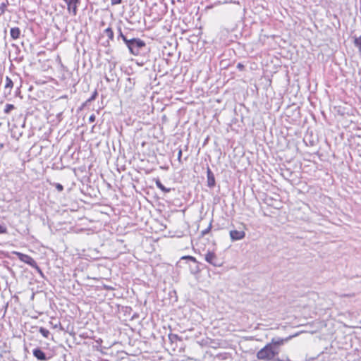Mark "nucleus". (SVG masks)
<instances>
[{
	"mask_svg": "<svg viewBox=\"0 0 361 361\" xmlns=\"http://www.w3.org/2000/svg\"><path fill=\"white\" fill-rule=\"evenodd\" d=\"M51 324L53 326V328H54V329L59 327L61 330L63 329L61 326L60 322H57L56 324H53L52 322H51Z\"/></svg>",
	"mask_w": 361,
	"mask_h": 361,
	"instance_id": "obj_27",
	"label": "nucleus"
},
{
	"mask_svg": "<svg viewBox=\"0 0 361 361\" xmlns=\"http://www.w3.org/2000/svg\"><path fill=\"white\" fill-rule=\"evenodd\" d=\"M207 186L213 188L216 185L215 176L209 166L207 169Z\"/></svg>",
	"mask_w": 361,
	"mask_h": 361,
	"instance_id": "obj_9",
	"label": "nucleus"
},
{
	"mask_svg": "<svg viewBox=\"0 0 361 361\" xmlns=\"http://www.w3.org/2000/svg\"><path fill=\"white\" fill-rule=\"evenodd\" d=\"M182 154H183L182 149L179 148L178 152V161L180 164H183Z\"/></svg>",
	"mask_w": 361,
	"mask_h": 361,
	"instance_id": "obj_24",
	"label": "nucleus"
},
{
	"mask_svg": "<svg viewBox=\"0 0 361 361\" xmlns=\"http://www.w3.org/2000/svg\"><path fill=\"white\" fill-rule=\"evenodd\" d=\"M232 242L240 240L245 237V232L243 230H231L229 232Z\"/></svg>",
	"mask_w": 361,
	"mask_h": 361,
	"instance_id": "obj_6",
	"label": "nucleus"
},
{
	"mask_svg": "<svg viewBox=\"0 0 361 361\" xmlns=\"http://www.w3.org/2000/svg\"><path fill=\"white\" fill-rule=\"evenodd\" d=\"M15 116L8 125L11 126L12 137L18 140L23 134L26 118L22 114H16Z\"/></svg>",
	"mask_w": 361,
	"mask_h": 361,
	"instance_id": "obj_3",
	"label": "nucleus"
},
{
	"mask_svg": "<svg viewBox=\"0 0 361 361\" xmlns=\"http://www.w3.org/2000/svg\"><path fill=\"white\" fill-rule=\"evenodd\" d=\"M38 329L39 332L42 334V336L46 338H49V336L51 335L49 331L44 327H39L37 326L35 327Z\"/></svg>",
	"mask_w": 361,
	"mask_h": 361,
	"instance_id": "obj_16",
	"label": "nucleus"
},
{
	"mask_svg": "<svg viewBox=\"0 0 361 361\" xmlns=\"http://www.w3.org/2000/svg\"><path fill=\"white\" fill-rule=\"evenodd\" d=\"M236 67L240 71H243L245 69V66L243 63H238L237 64Z\"/></svg>",
	"mask_w": 361,
	"mask_h": 361,
	"instance_id": "obj_28",
	"label": "nucleus"
},
{
	"mask_svg": "<svg viewBox=\"0 0 361 361\" xmlns=\"http://www.w3.org/2000/svg\"><path fill=\"white\" fill-rule=\"evenodd\" d=\"M97 96H98V92H97V90H95L92 92L91 97L89 99H87L85 101V102L83 104V106H86V105H87V104H89V103L92 102V101L95 100Z\"/></svg>",
	"mask_w": 361,
	"mask_h": 361,
	"instance_id": "obj_17",
	"label": "nucleus"
},
{
	"mask_svg": "<svg viewBox=\"0 0 361 361\" xmlns=\"http://www.w3.org/2000/svg\"><path fill=\"white\" fill-rule=\"evenodd\" d=\"M204 259L209 264L214 267H221L223 264V262L219 259L216 255L212 251H208L204 256Z\"/></svg>",
	"mask_w": 361,
	"mask_h": 361,
	"instance_id": "obj_5",
	"label": "nucleus"
},
{
	"mask_svg": "<svg viewBox=\"0 0 361 361\" xmlns=\"http://www.w3.org/2000/svg\"><path fill=\"white\" fill-rule=\"evenodd\" d=\"M33 356L39 361H47L50 357L47 356V354L39 347H37L32 350Z\"/></svg>",
	"mask_w": 361,
	"mask_h": 361,
	"instance_id": "obj_7",
	"label": "nucleus"
},
{
	"mask_svg": "<svg viewBox=\"0 0 361 361\" xmlns=\"http://www.w3.org/2000/svg\"><path fill=\"white\" fill-rule=\"evenodd\" d=\"M104 78L108 82H114L116 80L117 75L116 73L115 66H109V72L105 75Z\"/></svg>",
	"mask_w": 361,
	"mask_h": 361,
	"instance_id": "obj_10",
	"label": "nucleus"
},
{
	"mask_svg": "<svg viewBox=\"0 0 361 361\" xmlns=\"http://www.w3.org/2000/svg\"><path fill=\"white\" fill-rule=\"evenodd\" d=\"M172 4H174V0H171Z\"/></svg>",
	"mask_w": 361,
	"mask_h": 361,
	"instance_id": "obj_35",
	"label": "nucleus"
},
{
	"mask_svg": "<svg viewBox=\"0 0 361 361\" xmlns=\"http://www.w3.org/2000/svg\"><path fill=\"white\" fill-rule=\"evenodd\" d=\"M135 86V80L131 78H128L125 85V92H130Z\"/></svg>",
	"mask_w": 361,
	"mask_h": 361,
	"instance_id": "obj_11",
	"label": "nucleus"
},
{
	"mask_svg": "<svg viewBox=\"0 0 361 361\" xmlns=\"http://www.w3.org/2000/svg\"><path fill=\"white\" fill-rule=\"evenodd\" d=\"M181 259L186 260L187 262H192V264H189L190 271L192 274H197L200 271V263L197 261L195 257L186 255L182 257Z\"/></svg>",
	"mask_w": 361,
	"mask_h": 361,
	"instance_id": "obj_4",
	"label": "nucleus"
},
{
	"mask_svg": "<svg viewBox=\"0 0 361 361\" xmlns=\"http://www.w3.org/2000/svg\"><path fill=\"white\" fill-rule=\"evenodd\" d=\"M344 296L349 297L350 295L348 294L344 295Z\"/></svg>",
	"mask_w": 361,
	"mask_h": 361,
	"instance_id": "obj_34",
	"label": "nucleus"
},
{
	"mask_svg": "<svg viewBox=\"0 0 361 361\" xmlns=\"http://www.w3.org/2000/svg\"><path fill=\"white\" fill-rule=\"evenodd\" d=\"M118 37H117V39L118 40L121 39L123 42L125 43V44H126V42H128L129 40V37L128 36V34L126 35H124L123 32H122V30H121V27H118Z\"/></svg>",
	"mask_w": 361,
	"mask_h": 361,
	"instance_id": "obj_14",
	"label": "nucleus"
},
{
	"mask_svg": "<svg viewBox=\"0 0 361 361\" xmlns=\"http://www.w3.org/2000/svg\"><path fill=\"white\" fill-rule=\"evenodd\" d=\"M177 1H178V2H180V3H181V2H184V1H185V0H177Z\"/></svg>",
	"mask_w": 361,
	"mask_h": 361,
	"instance_id": "obj_33",
	"label": "nucleus"
},
{
	"mask_svg": "<svg viewBox=\"0 0 361 361\" xmlns=\"http://www.w3.org/2000/svg\"><path fill=\"white\" fill-rule=\"evenodd\" d=\"M169 339L172 344L177 341H182V339L177 334H170L169 335Z\"/></svg>",
	"mask_w": 361,
	"mask_h": 361,
	"instance_id": "obj_18",
	"label": "nucleus"
},
{
	"mask_svg": "<svg viewBox=\"0 0 361 361\" xmlns=\"http://www.w3.org/2000/svg\"><path fill=\"white\" fill-rule=\"evenodd\" d=\"M211 228H212V222H210L209 225L208 226V227L207 228L202 231V232H201L202 236H204L205 235L209 233V231H211Z\"/></svg>",
	"mask_w": 361,
	"mask_h": 361,
	"instance_id": "obj_23",
	"label": "nucleus"
},
{
	"mask_svg": "<svg viewBox=\"0 0 361 361\" xmlns=\"http://www.w3.org/2000/svg\"><path fill=\"white\" fill-rule=\"evenodd\" d=\"M355 44L361 49V37L355 39Z\"/></svg>",
	"mask_w": 361,
	"mask_h": 361,
	"instance_id": "obj_25",
	"label": "nucleus"
},
{
	"mask_svg": "<svg viewBox=\"0 0 361 361\" xmlns=\"http://www.w3.org/2000/svg\"><path fill=\"white\" fill-rule=\"evenodd\" d=\"M95 118H96L95 115H94V114H92V115L89 117V122H90V123H93V122H94Z\"/></svg>",
	"mask_w": 361,
	"mask_h": 361,
	"instance_id": "obj_30",
	"label": "nucleus"
},
{
	"mask_svg": "<svg viewBox=\"0 0 361 361\" xmlns=\"http://www.w3.org/2000/svg\"><path fill=\"white\" fill-rule=\"evenodd\" d=\"M104 33L107 35L109 40H114V31L111 27H107L104 30Z\"/></svg>",
	"mask_w": 361,
	"mask_h": 361,
	"instance_id": "obj_19",
	"label": "nucleus"
},
{
	"mask_svg": "<svg viewBox=\"0 0 361 361\" xmlns=\"http://www.w3.org/2000/svg\"><path fill=\"white\" fill-rule=\"evenodd\" d=\"M16 109L15 106L12 104H6L4 107V113L5 114H9L11 111L14 110Z\"/></svg>",
	"mask_w": 361,
	"mask_h": 361,
	"instance_id": "obj_20",
	"label": "nucleus"
},
{
	"mask_svg": "<svg viewBox=\"0 0 361 361\" xmlns=\"http://www.w3.org/2000/svg\"><path fill=\"white\" fill-rule=\"evenodd\" d=\"M295 336L297 334L286 338H273L269 343L257 353V358L263 361H276L281 351V347Z\"/></svg>",
	"mask_w": 361,
	"mask_h": 361,
	"instance_id": "obj_1",
	"label": "nucleus"
},
{
	"mask_svg": "<svg viewBox=\"0 0 361 361\" xmlns=\"http://www.w3.org/2000/svg\"><path fill=\"white\" fill-rule=\"evenodd\" d=\"M51 185L54 186L59 192H62L63 190V186L61 183H51Z\"/></svg>",
	"mask_w": 361,
	"mask_h": 361,
	"instance_id": "obj_21",
	"label": "nucleus"
},
{
	"mask_svg": "<svg viewBox=\"0 0 361 361\" xmlns=\"http://www.w3.org/2000/svg\"><path fill=\"white\" fill-rule=\"evenodd\" d=\"M130 54L139 56L145 54L149 51V48L147 46L145 41L140 38H130L126 44Z\"/></svg>",
	"mask_w": 361,
	"mask_h": 361,
	"instance_id": "obj_2",
	"label": "nucleus"
},
{
	"mask_svg": "<svg viewBox=\"0 0 361 361\" xmlns=\"http://www.w3.org/2000/svg\"><path fill=\"white\" fill-rule=\"evenodd\" d=\"M6 4L5 3H2L1 4V8H2V11L4 12V8L6 7Z\"/></svg>",
	"mask_w": 361,
	"mask_h": 361,
	"instance_id": "obj_31",
	"label": "nucleus"
},
{
	"mask_svg": "<svg viewBox=\"0 0 361 361\" xmlns=\"http://www.w3.org/2000/svg\"><path fill=\"white\" fill-rule=\"evenodd\" d=\"M7 233V228L5 225H0V234Z\"/></svg>",
	"mask_w": 361,
	"mask_h": 361,
	"instance_id": "obj_26",
	"label": "nucleus"
},
{
	"mask_svg": "<svg viewBox=\"0 0 361 361\" xmlns=\"http://www.w3.org/2000/svg\"><path fill=\"white\" fill-rule=\"evenodd\" d=\"M13 86V82L12 81V80L6 76V84H5V86H4V88H5V90H8V93L10 94L11 93V90L12 89Z\"/></svg>",
	"mask_w": 361,
	"mask_h": 361,
	"instance_id": "obj_15",
	"label": "nucleus"
},
{
	"mask_svg": "<svg viewBox=\"0 0 361 361\" xmlns=\"http://www.w3.org/2000/svg\"><path fill=\"white\" fill-rule=\"evenodd\" d=\"M20 33H21V31L19 27H15L11 28L10 35H11V37L13 39H18L20 36Z\"/></svg>",
	"mask_w": 361,
	"mask_h": 361,
	"instance_id": "obj_13",
	"label": "nucleus"
},
{
	"mask_svg": "<svg viewBox=\"0 0 361 361\" xmlns=\"http://www.w3.org/2000/svg\"><path fill=\"white\" fill-rule=\"evenodd\" d=\"M17 255L18 257V259L20 261L26 263L27 264L30 265L31 267H33L34 266H35V264L37 263L36 261L32 257H30L27 255L20 253V252H17Z\"/></svg>",
	"mask_w": 361,
	"mask_h": 361,
	"instance_id": "obj_8",
	"label": "nucleus"
},
{
	"mask_svg": "<svg viewBox=\"0 0 361 361\" xmlns=\"http://www.w3.org/2000/svg\"><path fill=\"white\" fill-rule=\"evenodd\" d=\"M104 288H105L106 290H112V289H113V288H111V287H110V286H104Z\"/></svg>",
	"mask_w": 361,
	"mask_h": 361,
	"instance_id": "obj_32",
	"label": "nucleus"
},
{
	"mask_svg": "<svg viewBox=\"0 0 361 361\" xmlns=\"http://www.w3.org/2000/svg\"><path fill=\"white\" fill-rule=\"evenodd\" d=\"M155 184H156V186L160 189L162 192L166 193V192H171L172 190H174L173 188H166L163 184L161 182V180L159 179V178H157L155 180Z\"/></svg>",
	"mask_w": 361,
	"mask_h": 361,
	"instance_id": "obj_12",
	"label": "nucleus"
},
{
	"mask_svg": "<svg viewBox=\"0 0 361 361\" xmlns=\"http://www.w3.org/2000/svg\"><path fill=\"white\" fill-rule=\"evenodd\" d=\"M122 0H111V5L120 4Z\"/></svg>",
	"mask_w": 361,
	"mask_h": 361,
	"instance_id": "obj_29",
	"label": "nucleus"
},
{
	"mask_svg": "<svg viewBox=\"0 0 361 361\" xmlns=\"http://www.w3.org/2000/svg\"><path fill=\"white\" fill-rule=\"evenodd\" d=\"M32 268H34L42 278H44V274L42 271L41 268L38 266L37 263H36L35 266H34Z\"/></svg>",
	"mask_w": 361,
	"mask_h": 361,
	"instance_id": "obj_22",
	"label": "nucleus"
}]
</instances>
